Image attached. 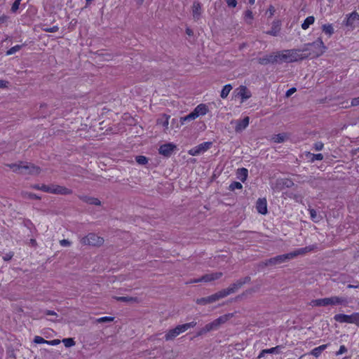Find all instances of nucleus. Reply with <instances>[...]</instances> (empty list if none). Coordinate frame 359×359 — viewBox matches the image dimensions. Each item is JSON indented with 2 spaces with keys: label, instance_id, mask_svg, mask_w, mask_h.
I'll use <instances>...</instances> for the list:
<instances>
[{
  "label": "nucleus",
  "instance_id": "nucleus-1",
  "mask_svg": "<svg viewBox=\"0 0 359 359\" xmlns=\"http://www.w3.org/2000/svg\"><path fill=\"white\" fill-rule=\"evenodd\" d=\"M316 248H317L316 245H312L306 246L305 248H299V249L294 250V252H290L287 254H285V255H278L273 258L269 259L266 260L264 262H263V264L264 266H275L277 264H280L285 262L287 260L292 259L298 255H305L306 253H307L309 252L313 251Z\"/></svg>",
  "mask_w": 359,
  "mask_h": 359
},
{
  "label": "nucleus",
  "instance_id": "nucleus-2",
  "mask_svg": "<svg viewBox=\"0 0 359 359\" xmlns=\"http://www.w3.org/2000/svg\"><path fill=\"white\" fill-rule=\"evenodd\" d=\"M348 303L347 298L332 296L330 297H325L323 299H313L310 302L311 306H326L328 305L337 306V305H347Z\"/></svg>",
  "mask_w": 359,
  "mask_h": 359
},
{
  "label": "nucleus",
  "instance_id": "nucleus-3",
  "mask_svg": "<svg viewBox=\"0 0 359 359\" xmlns=\"http://www.w3.org/2000/svg\"><path fill=\"white\" fill-rule=\"evenodd\" d=\"M233 316V313H227L219 316L212 322L208 323L197 333V336H201L210 331L218 330L221 325L226 323Z\"/></svg>",
  "mask_w": 359,
  "mask_h": 359
},
{
  "label": "nucleus",
  "instance_id": "nucleus-4",
  "mask_svg": "<svg viewBox=\"0 0 359 359\" xmlns=\"http://www.w3.org/2000/svg\"><path fill=\"white\" fill-rule=\"evenodd\" d=\"M196 325V322L192 321L182 325H179L175 328L169 330L165 334V339L166 341L173 340L175 337L181 333L184 332L188 329L194 327Z\"/></svg>",
  "mask_w": 359,
  "mask_h": 359
},
{
  "label": "nucleus",
  "instance_id": "nucleus-5",
  "mask_svg": "<svg viewBox=\"0 0 359 359\" xmlns=\"http://www.w3.org/2000/svg\"><path fill=\"white\" fill-rule=\"evenodd\" d=\"M104 238L95 233H90L88 235L81 237L80 242L84 245H90L93 247H100L104 243Z\"/></svg>",
  "mask_w": 359,
  "mask_h": 359
},
{
  "label": "nucleus",
  "instance_id": "nucleus-6",
  "mask_svg": "<svg viewBox=\"0 0 359 359\" xmlns=\"http://www.w3.org/2000/svg\"><path fill=\"white\" fill-rule=\"evenodd\" d=\"M294 186V182L290 178H278L274 182L271 183V189L278 192Z\"/></svg>",
  "mask_w": 359,
  "mask_h": 359
},
{
  "label": "nucleus",
  "instance_id": "nucleus-7",
  "mask_svg": "<svg viewBox=\"0 0 359 359\" xmlns=\"http://www.w3.org/2000/svg\"><path fill=\"white\" fill-rule=\"evenodd\" d=\"M334 319L340 323H351L359 326V313H354L351 315L337 314L334 316Z\"/></svg>",
  "mask_w": 359,
  "mask_h": 359
},
{
  "label": "nucleus",
  "instance_id": "nucleus-8",
  "mask_svg": "<svg viewBox=\"0 0 359 359\" xmlns=\"http://www.w3.org/2000/svg\"><path fill=\"white\" fill-rule=\"evenodd\" d=\"M250 280V278L247 276L240 280H238L237 281L231 284L229 287L222 290L224 297H226L231 294L235 293L244 284L249 283Z\"/></svg>",
  "mask_w": 359,
  "mask_h": 359
},
{
  "label": "nucleus",
  "instance_id": "nucleus-9",
  "mask_svg": "<svg viewBox=\"0 0 359 359\" xmlns=\"http://www.w3.org/2000/svg\"><path fill=\"white\" fill-rule=\"evenodd\" d=\"M250 280V278L247 276L240 280H238L237 281L231 284L229 287L222 290L224 297H226L231 294L235 293L244 284L249 283Z\"/></svg>",
  "mask_w": 359,
  "mask_h": 359
},
{
  "label": "nucleus",
  "instance_id": "nucleus-10",
  "mask_svg": "<svg viewBox=\"0 0 359 359\" xmlns=\"http://www.w3.org/2000/svg\"><path fill=\"white\" fill-rule=\"evenodd\" d=\"M250 280V278L247 276L240 280H238L237 281L231 284L229 287L222 290L224 297H226L231 294L235 293L244 284L249 283Z\"/></svg>",
  "mask_w": 359,
  "mask_h": 359
},
{
  "label": "nucleus",
  "instance_id": "nucleus-11",
  "mask_svg": "<svg viewBox=\"0 0 359 359\" xmlns=\"http://www.w3.org/2000/svg\"><path fill=\"white\" fill-rule=\"evenodd\" d=\"M250 280V278L247 276L240 280H238L237 281L231 284L229 287L222 290L224 297H226L231 294L235 293L244 284L249 283Z\"/></svg>",
  "mask_w": 359,
  "mask_h": 359
},
{
  "label": "nucleus",
  "instance_id": "nucleus-12",
  "mask_svg": "<svg viewBox=\"0 0 359 359\" xmlns=\"http://www.w3.org/2000/svg\"><path fill=\"white\" fill-rule=\"evenodd\" d=\"M309 50V48H304L302 50H299V49H289V50H286V52L287 53V54H289V56H290V62H296V61H298V60H304V59H306L307 58L309 55H311V53H308V54H300L299 53L301 51L302 52H306V51H308Z\"/></svg>",
  "mask_w": 359,
  "mask_h": 359
},
{
  "label": "nucleus",
  "instance_id": "nucleus-13",
  "mask_svg": "<svg viewBox=\"0 0 359 359\" xmlns=\"http://www.w3.org/2000/svg\"><path fill=\"white\" fill-rule=\"evenodd\" d=\"M305 46H306V48L308 46L314 47L316 50L313 53V56L316 57H318L323 55L327 48L320 37L318 38L316 41L312 43L306 44Z\"/></svg>",
  "mask_w": 359,
  "mask_h": 359
},
{
  "label": "nucleus",
  "instance_id": "nucleus-14",
  "mask_svg": "<svg viewBox=\"0 0 359 359\" xmlns=\"http://www.w3.org/2000/svg\"><path fill=\"white\" fill-rule=\"evenodd\" d=\"M41 168L32 163L22 162L21 174L22 175H38Z\"/></svg>",
  "mask_w": 359,
  "mask_h": 359
},
{
  "label": "nucleus",
  "instance_id": "nucleus-15",
  "mask_svg": "<svg viewBox=\"0 0 359 359\" xmlns=\"http://www.w3.org/2000/svg\"><path fill=\"white\" fill-rule=\"evenodd\" d=\"M212 145V142H203L200 144H198V146L191 149L188 153L189 154L191 155V156H198L205 151H206L207 150H208L210 147Z\"/></svg>",
  "mask_w": 359,
  "mask_h": 359
},
{
  "label": "nucleus",
  "instance_id": "nucleus-16",
  "mask_svg": "<svg viewBox=\"0 0 359 359\" xmlns=\"http://www.w3.org/2000/svg\"><path fill=\"white\" fill-rule=\"evenodd\" d=\"M176 149V146L172 143H168L161 145L159 147L158 151L159 154L165 156V157H170L173 151Z\"/></svg>",
  "mask_w": 359,
  "mask_h": 359
},
{
  "label": "nucleus",
  "instance_id": "nucleus-17",
  "mask_svg": "<svg viewBox=\"0 0 359 359\" xmlns=\"http://www.w3.org/2000/svg\"><path fill=\"white\" fill-rule=\"evenodd\" d=\"M50 194L69 195L72 194V191L62 186L52 184L50 185Z\"/></svg>",
  "mask_w": 359,
  "mask_h": 359
},
{
  "label": "nucleus",
  "instance_id": "nucleus-18",
  "mask_svg": "<svg viewBox=\"0 0 359 359\" xmlns=\"http://www.w3.org/2000/svg\"><path fill=\"white\" fill-rule=\"evenodd\" d=\"M222 275L223 273L222 272L208 273L203 276L201 280H202V282L208 283L220 278Z\"/></svg>",
  "mask_w": 359,
  "mask_h": 359
},
{
  "label": "nucleus",
  "instance_id": "nucleus-19",
  "mask_svg": "<svg viewBox=\"0 0 359 359\" xmlns=\"http://www.w3.org/2000/svg\"><path fill=\"white\" fill-rule=\"evenodd\" d=\"M238 92L237 93V96L241 97L242 100V102L245 100H248L251 97L250 91L245 86H241L238 88Z\"/></svg>",
  "mask_w": 359,
  "mask_h": 359
},
{
  "label": "nucleus",
  "instance_id": "nucleus-20",
  "mask_svg": "<svg viewBox=\"0 0 359 359\" xmlns=\"http://www.w3.org/2000/svg\"><path fill=\"white\" fill-rule=\"evenodd\" d=\"M256 208L258 212L264 215L267 212V202L266 198H259L256 203Z\"/></svg>",
  "mask_w": 359,
  "mask_h": 359
},
{
  "label": "nucleus",
  "instance_id": "nucleus-21",
  "mask_svg": "<svg viewBox=\"0 0 359 359\" xmlns=\"http://www.w3.org/2000/svg\"><path fill=\"white\" fill-rule=\"evenodd\" d=\"M249 121L250 118L248 116H245L242 120L237 121L236 126L235 127L236 132H241L245 130L249 125Z\"/></svg>",
  "mask_w": 359,
  "mask_h": 359
},
{
  "label": "nucleus",
  "instance_id": "nucleus-22",
  "mask_svg": "<svg viewBox=\"0 0 359 359\" xmlns=\"http://www.w3.org/2000/svg\"><path fill=\"white\" fill-rule=\"evenodd\" d=\"M79 198L90 205H101V201L97 198L89 196H80Z\"/></svg>",
  "mask_w": 359,
  "mask_h": 359
},
{
  "label": "nucleus",
  "instance_id": "nucleus-23",
  "mask_svg": "<svg viewBox=\"0 0 359 359\" xmlns=\"http://www.w3.org/2000/svg\"><path fill=\"white\" fill-rule=\"evenodd\" d=\"M281 23L280 21H273L272 23L271 29L267 31L266 33L271 36H277L280 30Z\"/></svg>",
  "mask_w": 359,
  "mask_h": 359
},
{
  "label": "nucleus",
  "instance_id": "nucleus-24",
  "mask_svg": "<svg viewBox=\"0 0 359 359\" xmlns=\"http://www.w3.org/2000/svg\"><path fill=\"white\" fill-rule=\"evenodd\" d=\"M193 18L195 20H198L201 15V5L199 2H194L192 6Z\"/></svg>",
  "mask_w": 359,
  "mask_h": 359
},
{
  "label": "nucleus",
  "instance_id": "nucleus-25",
  "mask_svg": "<svg viewBox=\"0 0 359 359\" xmlns=\"http://www.w3.org/2000/svg\"><path fill=\"white\" fill-rule=\"evenodd\" d=\"M274 58H273L272 53L270 55H266L262 57L257 58L259 64L262 65H266L268 64H273Z\"/></svg>",
  "mask_w": 359,
  "mask_h": 359
},
{
  "label": "nucleus",
  "instance_id": "nucleus-26",
  "mask_svg": "<svg viewBox=\"0 0 359 359\" xmlns=\"http://www.w3.org/2000/svg\"><path fill=\"white\" fill-rule=\"evenodd\" d=\"M236 175L238 179H239L241 182H245L248 178V170L245 168H238L237 170Z\"/></svg>",
  "mask_w": 359,
  "mask_h": 359
},
{
  "label": "nucleus",
  "instance_id": "nucleus-27",
  "mask_svg": "<svg viewBox=\"0 0 359 359\" xmlns=\"http://www.w3.org/2000/svg\"><path fill=\"white\" fill-rule=\"evenodd\" d=\"M194 111L198 117L199 116L206 114L208 111V108L205 104H200L194 109Z\"/></svg>",
  "mask_w": 359,
  "mask_h": 359
},
{
  "label": "nucleus",
  "instance_id": "nucleus-28",
  "mask_svg": "<svg viewBox=\"0 0 359 359\" xmlns=\"http://www.w3.org/2000/svg\"><path fill=\"white\" fill-rule=\"evenodd\" d=\"M359 20V15L356 11H354L349 14L348 16L346 21V25L347 26H352L355 21Z\"/></svg>",
  "mask_w": 359,
  "mask_h": 359
},
{
  "label": "nucleus",
  "instance_id": "nucleus-29",
  "mask_svg": "<svg viewBox=\"0 0 359 359\" xmlns=\"http://www.w3.org/2000/svg\"><path fill=\"white\" fill-rule=\"evenodd\" d=\"M208 297L209 303L212 304V303L215 302L222 298H224L225 297L223 294L222 290H220L210 296H208Z\"/></svg>",
  "mask_w": 359,
  "mask_h": 359
},
{
  "label": "nucleus",
  "instance_id": "nucleus-30",
  "mask_svg": "<svg viewBox=\"0 0 359 359\" xmlns=\"http://www.w3.org/2000/svg\"><path fill=\"white\" fill-rule=\"evenodd\" d=\"M286 195L287 197H289L291 199L294 200L297 203H302L303 200V195L299 192L294 193V192H288L286 193Z\"/></svg>",
  "mask_w": 359,
  "mask_h": 359
},
{
  "label": "nucleus",
  "instance_id": "nucleus-31",
  "mask_svg": "<svg viewBox=\"0 0 359 359\" xmlns=\"http://www.w3.org/2000/svg\"><path fill=\"white\" fill-rule=\"evenodd\" d=\"M327 347V344H323V345H321V346H319L315 348H313L310 354L318 358V356H320V355L322 353V352L326 349V348Z\"/></svg>",
  "mask_w": 359,
  "mask_h": 359
},
{
  "label": "nucleus",
  "instance_id": "nucleus-32",
  "mask_svg": "<svg viewBox=\"0 0 359 359\" xmlns=\"http://www.w3.org/2000/svg\"><path fill=\"white\" fill-rule=\"evenodd\" d=\"M315 22V18L313 16L307 17L304 22L302 24V28L304 30L307 29L310 25H313Z\"/></svg>",
  "mask_w": 359,
  "mask_h": 359
},
{
  "label": "nucleus",
  "instance_id": "nucleus-33",
  "mask_svg": "<svg viewBox=\"0 0 359 359\" xmlns=\"http://www.w3.org/2000/svg\"><path fill=\"white\" fill-rule=\"evenodd\" d=\"M322 31L329 36L334 34V28L331 24H325L322 26Z\"/></svg>",
  "mask_w": 359,
  "mask_h": 359
},
{
  "label": "nucleus",
  "instance_id": "nucleus-34",
  "mask_svg": "<svg viewBox=\"0 0 359 359\" xmlns=\"http://www.w3.org/2000/svg\"><path fill=\"white\" fill-rule=\"evenodd\" d=\"M117 301L124 302H138V299L137 297H114Z\"/></svg>",
  "mask_w": 359,
  "mask_h": 359
},
{
  "label": "nucleus",
  "instance_id": "nucleus-35",
  "mask_svg": "<svg viewBox=\"0 0 359 359\" xmlns=\"http://www.w3.org/2000/svg\"><path fill=\"white\" fill-rule=\"evenodd\" d=\"M198 117V116L196 115V114L194 112V111H193L192 112H191L189 114H188L187 116H185L184 117H182L181 119H180V121H181V123L182 124H184V123L186 121H190L191 120H194L195 118H196Z\"/></svg>",
  "mask_w": 359,
  "mask_h": 359
},
{
  "label": "nucleus",
  "instance_id": "nucleus-36",
  "mask_svg": "<svg viewBox=\"0 0 359 359\" xmlns=\"http://www.w3.org/2000/svg\"><path fill=\"white\" fill-rule=\"evenodd\" d=\"M231 89H232V86L231 84L225 85L221 91V94H220L221 97L223 99H225L229 94Z\"/></svg>",
  "mask_w": 359,
  "mask_h": 359
},
{
  "label": "nucleus",
  "instance_id": "nucleus-37",
  "mask_svg": "<svg viewBox=\"0 0 359 359\" xmlns=\"http://www.w3.org/2000/svg\"><path fill=\"white\" fill-rule=\"evenodd\" d=\"M6 166L12 169L13 172L21 174L22 161L19 163L6 164Z\"/></svg>",
  "mask_w": 359,
  "mask_h": 359
},
{
  "label": "nucleus",
  "instance_id": "nucleus-38",
  "mask_svg": "<svg viewBox=\"0 0 359 359\" xmlns=\"http://www.w3.org/2000/svg\"><path fill=\"white\" fill-rule=\"evenodd\" d=\"M32 187L36 190H41L46 193H50V185L42 184L40 186L39 184H34Z\"/></svg>",
  "mask_w": 359,
  "mask_h": 359
},
{
  "label": "nucleus",
  "instance_id": "nucleus-39",
  "mask_svg": "<svg viewBox=\"0 0 359 359\" xmlns=\"http://www.w3.org/2000/svg\"><path fill=\"white\" fill-rule=\"evenodd\" d=\"M62 341L67 348L74 346L76 344L73 338H65Z\"/></svg>",
  "mask_w": 359,
  "mask_h": 359
},
{
  "label": "nucleus",
  "instance_id": "nucleus-40",
  "mask_svg": "<svg viewBox=\"0 0 359 359\" xmlns=\"http://www.w3.org/2000/svg\"><path fill=\"white\" fill-rule=\"evenodd\" d=\"M24 45H16L6 51L7 55H11L19 51Z\"/></svg>",
  "mask_w": 359,
  "mask_h": 359
},
{
  "label": "nucleus",
  "instance_id": "nucleus-41",
  "mask_svg": "<svg viewBox=\"0 0 359 359\" xmlns=\"http://www.w3.org/2000/svg\"><path fill=\"white\" fill-rule=\"evenodd\" d=\"M114 317L105 316V317L97 318L95 320V322L98 323H104L112 322V321H114Z\"/></svg>",
  "mask_w": 359,
  "mask_h": 359
},
{
  "label": "nucleus",
  "instance_id": "nucleus-42",
  "mask_svg": "<svg viewBox=\"0 0 359 359\" xmlns=\"http://www.w3.org/2000/svg\"><path fill=\"white\" fill-rule=\"evenodd\" d=\"M282 348H283V346H276L269 349H265L264 352H266V353H279Z\"/></svg>",
  "mask_w": 359,
  "mask_h": 359
},
{
  "label": "nucleus",
  "instance_id": "nucleus-43",
  "mask_svg": "<svg viewBox=\"0 0 359 359\" xmlns=\"http://www.w3.org/2000/svg\"><path fill=\"white\" fill-rule=\"evenodd\" d=\"M286 136L284 134H278L273 137V140L276 143H281L285 141Z\"/></svg>",
  "mask_w": 359,
  "mask_h": 359
},
{
  "label": "nucleus",
  "instance_id": "nucleus-44",
  "mask_svg": "<svg viewBox=\"0 0 359 359\" xmlns=\"http://www.w3.org/2000/svg\"><path fill=\"white\" fill-rule=\"evenodd\" d=\"M273 58H274L273 64L275 63H282L281 53L280 51H277L276 53H272Z\"/></svg>",
  "mask_w": 359,
  "mask_h": 359
},
{
  "label": "nucleus",
  "instance_id": "nucleus-45",
  "mask_svg": "<svg viewBox=\"0 0 359 359\" xmlns=\"http://www.w3.org/2000/svg\"><path fill=\"white\" fill-rule=\"evenodd\" d=\"M243 188V185L241 183L238 182H233L229 187L230 191H234L235 189H241Z\"/></svg>",
  "mask_w": 359,
  "mask_h": 359
},
{
  "label": "nucleus",
  "instance_id": "nucleus-46",
  "mask_svg": "<svg viewBox=\"0 0 359 359\" xmlns=\"http://www.w3.org/2000/svg\"><path fill=\"white\" fill-rule=\"evenodd\" d=\"M135 160L140 165H145L148 162L147 158L144 156H136Z\"/></svg>",
  "mask_w": 359,
  "mask_h": 359
},
{
  "label": "nucleus",
  "instance_id": "nucleus-47",
  "mask_svg": "<svg viewBox=\"0 0 359 359\" xmlns=\"http://www.w3.org/2000/svg\"><path fill=\"white\" fill-rule=\"evenodd\" d=\"M280 53H281V58H282V62H290V56H289V54H287V53L286 52V50H283L282 51H280Z\"/></svg>",
  "mask_w": 359,
  "mask_h": 359
},
{
  "label": "nucleus",
  "instance_id": "nucleus-48",
  "mask_svg": "<svg viewBox=\"0 0 359 359\" xmlns=\"http://www.w3.org/2000/svg\"><path fill=\"white\" fill-rule=\"evenodd\" d=\"M22 0H15L12 6H11V12L12 13H16L17 11L19 9V6H20V2H21Z\"/></svg>",
  "mask_w": 359,
  "mask_h": 359
},
{
  "label": "nucleus",
  "instance_id": "nucleus-49",
  "mask_svg": "<svg viewBox=\"0 0 359 359\" xmlns=\"http://www.w3.org/2000/svg\"><path fill=\"white\" fill-rule=\"evenodd\" d=\"M24 196H25V198H29V199H35V200H40L41 199L40 196H37L36 194H35L34 193L25 192L24 194Z\"/></svg>",
  "mask_w": 359,
  "mask_h": 359
},
{
  "label": "nucleus",
  "instance_id": "nucleus-50",
  "mask_svg": "<svg viewBox=\"0 0 359 359\" xmlns=\"http://www.w3.org/2000/svg\"><path fill=\"white\" fill-rule=\"evenodd\" d=\"M196 304H200V305H206V304H210L208 297L197 299L196 300Z\"/></svg>",
  "mask_w": 359,
  "mask_h": 359
},
{
  "label": "nucleus",
  "instance_id": "nucleus-51",
  "mask_svg": "<svg viewBox=\"0 0 359 359\" xmlns=\"http://www.w3.org/2000/svg\"><path fill=\"white\" fill-rule=\"evenodd\" d=\"M58 29H59V27L57 26L48 27H45V25H44L43 27V31L46 32H50V33L56 32L58 31Z\"/></svg>",
  "mask_w": 359,
  "mask_h": 359
},
{
  "label": "nucleus",
  "instance_id": "nucleus-52",
  "mask_svg": "<svg viewBox=\"0 0 359 359\" xmlns=\"http://www.w3.org/2000/svg\"><path fill=\"white\" fill-rule=\"evenodd\" d=\"M34 342L36 344H47L48 341L41 337L36 336L34 339Z\"/></svg>",
  "mask_w": 359,
  "mask_h": 359
},
{
  "label": "nucleus",
  "instance_id": "nucleus-53",
  "mask_svg": "<svg viewBox=\"0 0 359 359\" xmlns=\"http://www.w3.org/2000/svg\"><path fill=\"white\" fill-rule=\"evenodd\" d=\"M309 211H310L311 217L312 218L313 221L314 222H319L318 219V217L317 216V213H316V210L313 209H311V210H309Z\"/></svg>",
  "mask_w": 359,
  "mask_h": 359
},
{
  "label": "nucleus",
  "instance_id": "nucleus-54",
  "mask_svg": "<svg viewBox=\"0 0 359 359\" xmlns=\"http://www.w3.org/2000/svg\"><path fill=\"white\" fill-rule=\"evenodd\" d=\"M226 3L229 7L234 8L237 5L236 0H226Z\"/></svg>",
  "mask_w": 359,
  "mask_h": 359
},
{
  "label": "nucleus",
  "instance_id": "nucleus-55",
  "mask_svg": "<svg viewBox=\"0 0 359 359\" xmlns=\"http://www.w3.org/2000/svg\"><path fill=\"white\" fill-rule=\"evenodd\" d=\"M323 146H324V144L321 142H318L314 144V148L316 151L322 150L323 148Z\"/></svg>",
  "mask_w": 359,
  "mask_h": 359
},
{
  "label": "nucleus",
  "instance_id": "nucleus-56",
  "mask_svg": "<svg viewBox=\"0 0 359 359\" xmlns=\"http://www.w3.org/2000/svg\"><path fill=\"white\" fill-rule=\"evenodd\" d=\"M347 351V348L345 347V346L341 345L339 349V351L336 353L337 355H341Z\"/></svg>",
  "mask_w": 359,
  "mask_h": 359
},
{
  "label": "nucleus",
  "instance_id": "nucleus-57",
  "mask_svg": "<svg viewBox=\"0 0 359 359\" xmlns=\"http://www.w3.org/2000/svg\"><path fill=\"white\" fill-rule=\"evenodd\" d=\"M245 18L247 20V19H249V20H252L253 19V15H252V12L250 10H247L245 13Z\"/></svg>",
  "mask_w": 359,
  "mask_h": 359
},
{
  "label": "nucleus",
  "instance_id": "nucleus-58",
  "mask_svg": "<svg viewBox=\"0 0 359 359\" xmlns=\"http://www.w3.org/2000/svg\"><path fill=\"white\" fill-rule=\"evenodd\" d=\"M60 244L63 247L70 246L71 242L67 239L60 241Z\"/></svg>",
  "mask_w": 359,
  "mask_h": 359
},
{
  "label": "nucleus",
  "instance_id": "nucleus-59",
  "mask_svg": "<svg viewBox=\"0 0 359 359\" xmlns=\"http://www.w3.org/2000/svg\"><path fill=\"white\" fill-rule=\"evenodd\" d=\"M61 341L60 339H53L50 341H48L47 344L51 345V346H56L60 344Z\"/></svg>",
  "mask_w": 359,
  "mask_h": 359
},
{
  "label": "nucleus",
  "instance_id": "nucleus-60",
  "mask_svg": "<svg viewBox=\"0 0 359 359\" xmlns=\"http://www.w3.org/2000/svg\"><path fill=\"white\" fill-rule=\"evenodd\" d=\"M297 90V89L295 88H290L289 90H287L286 93H285V96L287 97H289L290 96H291L294 93H295Z\"/></svg>",
  "mask_w": 359,
  "mask_h": 359
},
{
  "label": "nucleus",
  "instance_id": "nucleus-61",
  "mask_svg": "<svg viewBox=\"0 0 359 359\" xmlns=\"http://www.w3.org/2000/svg\"><path fill=\"white\" fill-rule=\"evenodd\" d=\"M323 156L322 154H314L313 155V157L312 158V160H318V161H321L323 160Z\"/></svg>",
  "mask_w": 359,
  "mask_h": 359
},
{
  "label": "nucleus",
  "instance_id": "nucleus-62",
  "mask_svg": "<svg viewBox=\"0 0 359 359\" xmlns=\"http://www.w3.org/2000/svg\"><path fill=\"white\" fill-rule=\"evenodd\" d=\"M359 105V97L353 98L351 100V106Z\"/></svg>",
  "mask_w": 359,
  "mask_h": 359
},
{
  "label": "nucleus",
  "instance_id": "nucleus-63",
  "mask_svg": "<svg viewBox=\"0 0 359 359\" xmlns=\"http://www.w3.org/2000/svg\"><path fill=\"white\" fill-rule=\"evenodd\" d=\"M201 282H202V280H201V278H200L191 279L189 281L187 282L186 284H192V283H201Z\"/></svg>",
  "mask_w": 359,
  "mask_h": 359
},
{
  "label": "nucleus",
  "instance_id": "nucleus-64",
  "mask_svg": "<svg viewBox=\"0 0 359 359\" xmlns=\"http://www.w3.org/2000/svg\"><path fill=\"white\" fill-rule=\"evenodd\" d=\"M8 84V81L4 80H0V88H6Z\"/></svg>",
  "mask_w": 359,
  "mask_h": 359
}]
</instances>
